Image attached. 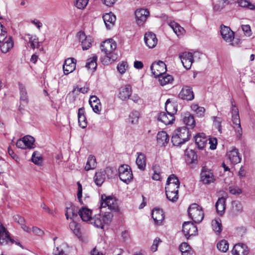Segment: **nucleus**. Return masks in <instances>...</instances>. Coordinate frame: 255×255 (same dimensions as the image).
Wrapping results in <instances>:
<instances>
[{
    "label": "nucleus",
    "instance_id": "1",
    "mask_svg": "<svg viewBox=\"0 0 255 255\" xmlns=\"http://www.w3.org/2000/svg\"><path fill=\"white\" fill-rule=\"evenodd\" d=\"M117 47L116 42L112 39L106 40L101 45V50L105 54L101 58L104 64L108 65L114 62L118 57L117 53L115 52Z\"/></svg>",
    "mask_w": 255,
    "mask_h": 255
},
{
    "label": "nucleus",
    "instance_id": "2",
    "mask_svg": "<svg viewBox=\"0 0 255 255\" xmlns=\"http://www.w3.org/2000/svg\"><path fill=\"white\" fill-rule=\"evenodd\" d=\"M190 134L186 127L179 128L173 133L171 142L175 146H179L189 139Z\"/></svg>",
    "mask_w": 255,
    "mask_h": 255
},
{
    "label": "nucleus",
    "instance_id": "3",
    "mask_svg": "<svg viewBox=\"0 0 255 255\" xmlns=\"http://www.w3.org/2000/svg\"><path fill=\"white\" fill-rule=\"evenodd\" d=\"M106 207L114 212H119L120 210L118 201L116 198L103 194L101 198V208Z\"/></svg>",
    "mask_w": 255,
    "mask_h": 255
},
{
    "label": "nucleus",
    "instance_id": "4",
    "mask_svg": "<svg viewBox=\"0 0 255 255\" xmlns=\"http://www.w3.org/2000/svg\"><path fill=\"white\" fill-rule=\"evenodd\" d=\"M231 104L232 121L233 124L235 125L234 128H235L237 137L238 138H240L242 134V129L241 126L238 109L236 106L235 101L233 99L231 100Z\"/></svg>",
    "mask_w": 255,
    "mask_h": 255
},
{
    "label": "nucleus",
    "instance_id": "5",
    "mask_svg": "<svg viewBox=\"0 0 255 255\" xmlns=\"http://www.w3.org/2000/svg\"><path fill=\"white\" fill-rule=\"evenodd\" d=\"M189 217L196 223H200L204 218L202 208L197 204H192L188 210Z\"/></svg>",
    "mask_w": 255,
    "mask_h": 255
},
{
    "label": "nucleus",
    "instance_id": "6",
    "mask_svg": "<svg viewBox=\"0 0 255 255\" xmlns=\"http://www.w3.org/2000/svg\"><path fill=\"white\" fill-rule=\"evenodd\" d=\"M112 215L108 214L105 216L96 215L91 219L90 222L95 227L103 229L105 224H109L112 220Z\"/></svg>",
    "mask_w": 255,
    "mask_h": 255
},
{
    "label": "nucleus",
    "instance_id": "7",
    "mask_svg": "<svg viewBox=\"0 0 255 255\" xmlns=\"http://www.w3.org/2000/svg\"><path fill=\"white\" fill-rule=\"evenodd\" d=\"M119 175L120 179L124 182L128 183L132 179V173L128 165H122L119 168Z\"/></svg>",
    "mask_w": 255,
    "mask_h": 255
},
{
    "label": "nucleus",
    "instance_id": "8",
    "mask_svg": "<svg viewBox=\"0 0 255 255\" xmlns=\"http://www.w3.org/2000/svg\"><path fill=\"white\" fill-rule=\"evenodd\" d=\"M220 32L223 39L226 42L230 43L232 46H235L238 44V42H232L235 38V33L229 27L221 25Z\"/></svg>",
    "mask_w": 255,
    "mask_h": 255
},
{
    "label": "nucleus",
    "instance_id": "9",
    "mask_svg": "<svg viewBox=\"0 0 255 255\" xmlns=\"http://www.w3.org/2000/svg\"><path fill=\"white\" fill-rule=\"evenodd\" d=\"M150 69L152 74L155 77H159L164 74L166 71V66L165 64L161 61L157 62H154L150 66Z\"/></svg>",
    "mask_w": 255,
    "mask_h": 255
},
{
    "label": "nucleus",
    "instance_id": "10",
    "mask_svg": "<svg viewBox=\"0 0 255 255\" xmlns=\"http://www.w3.org/2000/svg\"><path fill=\"white\" fill-rule=\"evenodd\" d=\"M77 37L83 50H86L91 47L93 41L90 36H86L84 32H78Z\"/></svg>",
    "mask_w": 255,
    "mask_h": 255
},
{
    "label": "nucleus",
    "instance_id": "11",
    "mask_svg": "<svg viewBox=\"0 0 255 255\" xmlns=\"http://www.w3.org/2000/svg\"><path fill=\"white\" fill-rule=\"evenodd\" d=\"M201 181L205 184H209L215 181L212 171L206 167H203L200 174Z\"/></svg>",
    "mask_w": 255,
    "mask_h": 255
},
{
    "label": "nucleus",
    "instance_id": "12",
    "mask_svg": "<svg viewBox=\"0 0 255 255\" xmlns=\"http://www.w3.org/2000/svg\"><path fill=\"white\" fill-rule=\"evenodd\" d=\"M179 58L185 69L188 70L191 68L194 62L192 53L189 52H183L179 55Z\"/></svg>",
    "mask_w": 255,
    "mask_h": 255
},
{
    "label": "nucleus",
    "instance_id": "13",
    "mask_svg": "<svg viewBox=\"0 0 255 255\" xmlns=\"http://www.w3.org/2000/svg\"><path fill=\"white\" fill-rule=\"evenodd\" d=\"M14 240L10 237V234L2 225H0V245L5 246L9 243L13 244Z\"/></svg>",
    "mask_w": 255,
    "mask_h": 255
},
{
    "label": "nucleus",
    "instance_id": "14",
    "mask_svg": "<svg viewBox=\"0 0 255 255\" xmlns=\"http://www.w3.org/2000/svg\"><path fill=\"white\" fill-rule=\"evenodd\" d=\"M182 231L184 235L188 239L189 237L196 234L197 232V228L191 222H185L182 225Z\"/></svg>",
    "mask_w": 255,
    "mask_h": 255
},
{
    "label": "nucleus",
    "instance_id": "15",
    "mask_svg": "<svg viewBox=\"0 0 255 255\" xmlns=\"http://www.w3.org/2000/svg\"><path fill=\"white\" fill-rule=\"evenodd\" d=\"M136 22L138 25H142L149 15V11L146 9H137L135 12Z\"/></svg>",
    "mask_w": 255,
    "mask_h": 255
},
{
    "label": "nucleus",
    "instance_id": "16",
    "mask_svg": "<svg viewBox=\"0 0 255 255\" xmlns=\"http://www.w3.org/2000/svg\"><path fill=\"white\" fill-rule=\"evenodd\" d=\"M179 97L183 100H192L194 98V95L192 88L188 86H184L179 94Z\"/></svg>",
    "mask_w": 255,
    "mask_h": 255
},
{
    "label": "nucleus",
    "instance_id": "17",
    "mask_svg": "<svg viewBox=\"0 0 255 255\" xmlns=\"http://www.w3.org/2000/svg\"><path fill=\"white\" fill-rule=\"evenodd\" d=\"M76 60L73 58H69L65 60L63 65V72L65 75L72 72L76 68Z\"/></svg>",
    "mask_w": 255,
    "mask_h": 255
},
{
    "label": "nucleus",
    "instance_id": "18",
    "mask_svg": "<svg viewBox=\"0 0 255 255\" xmlns=\"http://www.w3.org/2000/svg\"><path fill=\"white\" fill-rule=\"evenodd\" d=\"M144 40L146 45L149 48L154 47L157 43V39L155 34L151 32H147L145 33Z\"/></svg>",
    "mask_w": 255,
    "mask_h": 255
},
{
    "label": "nucleus",
    "instance_id": "19",
    "mask_svg": "<svg viewBox=\"0 0 255 255\" xmlns=\"http://www.w3.org/2000/svg\"><path fill=\"white\" fill-rule=\"evenodd\" d=\"M132 93L131 87L129 85H126L119 89V98L123 101L129 99Z\"/></svg>",
    "mask_w": 255,
    "mask_h": 255
},
{
    "label": "nucleus",
    "instance_id": "20",
    "mask_svg": "<svg viewBox=\"0 0 255 255\" xmlns=\"http://www.w3.org/2000/svg\"><path fill=\"white\" fill-rule=\"evenodd\" d=\"M232 253L233 255H247L249 253V250L246 245L237 244L234 246Z\"/></svg>",
    "mask_w": 255,
    "mask_h": 255
},
{
    "label": "nucleus",
    "instance_id": "21",
    "mask_svg": "<svg viewBox=\"0 0 255 255\" xmlns=\"http://www.w3.org/2000/svg\"><path fill=\"white\" fill-rule=\"evenodd\" d=\"M243 212V206L238 201L232 202L230 215L233 217H236L240 215Z\"/></svg>",
    "mask_w": 255,
    "mask_h": 255
},
{
    "label": "nucleus",
    "instance_id": "22",
    "mask_svg": "<svg viewBox=\"0 0 255 255\" xmlns=\"http://www.w3.org/2000/svg\"><path fill=\"white\" fill-rule=\"evenodd\" d=\"M103 20L107 29H110L115 24L116 20V16L112 13H105L103 16Z\"/></svg>",
    "mask_w": 255,
    "mask_h": 255
},
{
    "label": "nucleus",
    "instance_id": "23",
    "mask_svg": "<svg viewBox=\"0 0 255 255\" xmlns=\"http://www.w3.org/2000/svg\"><path fill=\"white\" fill-rule=\"evenodd\" d=\"M89 104L95 113L99 114L100 113L102 106L100 101L97 97L96 96H91L89 99Z\"/></svg>",
    "mask_w": 255,
    "mask_h": 255
},
{
    "label": "nucleus",
    "instance_id": "24",
    "mask_svg": "<svg viewBox=\"0 0 255 255\" xmlns=\"http://www.w3.org/2000/svg\"><path fill=\"white\" fill-rule=\"evenodd\" d=\"M227 156L230 161L233 164H236L241 161L238 149L233 148V149L227 153Z\"/></svg>",
    "mask_w": 255,
    "mask_h": 255
},
{
    "label": "nucleus",
    "instance_id": "25",
    "mask_svg": "<svg viewBox=\"0 0 255 255\" xmlns=\"http://www.w3.org/2000/svg\"><path fill=\"white\" fill-rule=\"evenodd\" d=\"M157 119L164 125H168L173 123L174 121V116L167 114L166 112H162L159 114Z\"/></svg>",
    "mask_w": 255,
    "mask_h": 255
},
{
    "label": "nucleus",
    "instance_id": "26",
    "mask_svg": "<svg viewBox=\"0 0 255 255\" xmlns=\"http://www.w3.org/2000/svg\"><path fill=\"white\" fill-rule=\"evenodd\" d=\"M19 88L20 91V106L19 107H24L28 104V99L27 95V91L24 86L21 84H19Z\"/></svg>",
    "mask_w": 255,
    "mask_h": 255
},
{
    "label": "nucleus",
    "instance_id": "27",
    "mask_svg": "<svg viewBox=\"0 0 255 255\" xmlns=\"http://www.w3.org/2000/svg\"><path fill=\"white\" fill-rule=\"evenodd\" d=\"M0 48L1 51L3 53L8 52L13 46V42L11 36H9L1 42Z\"/></svg>",
    "mask_w": 255,
    "mask_h": 255
},
{
    "label": "nucleus",
    "instance_id": "28",
    "mask_svg": "<svg viewBox=\"0 0 255 255\" xmlns=\"http://www.w3.org/2000/svg\"><path fill=\"white\" fill-rule=\"evenodd\" d=\"M195 143L200 149H203L208 141L207 138L203 133H198L195 137Z\"/></svg>",
    "mask_w": 255,
    "mask_h": 255
},
{
    "label": "nucleus",
    "instance_id": "29",
    "mask_svg": "<svg viewBox=\"0 0 255 255\" xmlns=\"http://www.w3.org/2000/svg\"><path fill=\"white\" fill-rule=\"evenodd\" d=\"M165 109L167 114L174 116L177 111V104L168 99L165 103Z\"/></svg>",
    "mask_w": 255,
    "mask_h": 255
},
{
    "label": "nucleus",
    "instance_id": "30",
    "mask_svg": "<svg viewBox=\"0 0 255 255\" xmlns=\"http://www.w3.org/2000/svg\"><path fill=\"white\" fill-rule=\"evenodd\" d=\"M152 218L155 224L160 225L164 218L162 210L159 209L153 210L152 212Z\"/></svg>",
    "mask_w": 255,
    "mask_h": 255
},
{
    "label": "nucleus",
    "instance_id": "31",
    "mask_svg": "<svg viewBox=\"0 0 255 255\" xmlns=\"http://www.w3.org/2000/svg\"><path fill=\"white\" fill-rule=\"evenodd\" d=\"M106 178V171L105 170L100 169L97 171L94 177V181L98 186H101L104 183Z\"/></svg>",
    "mask_w": 255,
    "mask_h": 255
},
{
    "label": "nucleus",
    "instance_id": "32",
    "mask_svg": "<svg viewBox=\"0 0 255 255\" xmlns=\"http://www.w3.org/2000/svg\"><path fill=\"white\" fill-rule=\"evenodd\" d=\"M78 215L83 221L88 222L92 219V211L86 207H82L78 210Z\"/></svg>",
    "mask_w": 255,
    "mask_h": 255
},
{
    "label": "nucleus",
    "instance_id": "33",
    "mask_svg": "<svg viewBox=\"0 0 255 255\" xmlns=\"http://www.w3.org/2000/svg\"><path fill=\"white\" fill-rule=\"evenodd\" d=\"M226 199L224 197L219 198L215 205L216 211L218 214L222 216L225 212L226 209Z\"/></svg>",
    "mask_w": 255,
    "mask_h": 255
},
{
    "label": "nucleus",
    "instance_id": "34",
    "mask_svg": "<svg viewBox=\"0 0 255 255\" xmlns=\"http://www.w3.org/2000/svg\"><path fill=\"white\" fill-rule=\"evenodd\" d=\"M137 157L136 163L138 168L141 170H144L146 166V157L145 155L141 152H137Z\"/></svg>",
    "mask_w": 255,
    "mask_h": 255
},
{
    "label": "nucleus",
    "instance_id": "35",
    "mask_svg": "<svg viewBox=\"0 0 255 255\" xmlns=\"http://www.w3.org/2000/svg\"><path fill=\"white\" fill-rule=\"evenodd\" d=\"M78 210L75 206H71L66 208L65 216L67 219H71L74 221L78 216Z\"/></svg>",
    "mask_w": 255,
    "mask_h": 255
},
{
    "label": "nucleus",
    "instance_id": "36",
    "mask_svg": "<svg viewBox=\"0 0 255 255\" xmlns=\"http://www.w3.org/2000/svg\"><path fill=\"white\" fill-rule=\"evenodd\" d=\"M79 125L82 128H85L87 126V122L85 115V110L81 108L78 110V114Z\"/></svg>",
    "mask_w": 255,
    "mask_h": 255
},
{
    "label": "nucleus",
    "instance_id": "37",
    "mask_svg": "<svg viewBox=\"0 0 255 255\" xmlns=\"http://www.w3.org/2000/svg\"><path fill=\"white\" fill-rule=\"evenodd\" d=\"M169 25L178 37L182 36L184 34L185 32L184 29L177 23L171 21L169 23Z\"/></svg>",
    "mask_w": 255,
    "mask_h": 255
},
{
    "label": "nucleus",
    "instance_id": "38",
    "mask_svg": "<svg viewBox=\"0 0 255 255\" xmlns=\"http://www.w3.org/2000/svg\"><path fill=\"white\" fill-rule=\"evenodd\" d=\"M97 166V162L94 155H90L87 159L85 169L86 171L94 169Z\"/></svg>",
    "mask_w": 255,
    "mask_h": 255
},
{
    "label": "nucleus",
    "instance_id": "39",
    "mask_svg": "<svg viewBox=\"0 0 255 255\" xmlns=\"http://www.w3.org/2000/svg\"><path fill=\"white\" fill-rule=\"evenodd\" d=\"M156 138L157 142L162 145H165L169 141V137L165 131L158 132Z\"/></svg>",
    "mask_w": 255,
    "mask_h": 255
},
{
    "label": "nucleus",
    "instance_id": "40",
    "mask_svg": "<svg viewBox=\"0 0 255 255\" xmlns=\"http://www.w3.org/2000/svg\"><path fill=\"white\" fill-rule=\"evenodd\" d=\"M140 117L139 112L137 111H132L128 116V121L132 125H136L138 123V120Z\"/></svg>",
    "mask_w": 255,
    "mask_h": 255
},
{
    "label": "nucleus",
    "instance_id": "41",
    "mask_svg": "<svg viewBox=\"0 0 255 255\" xmlns=\"http://www.w3.org/2000/svg\"><path fill=\"white\" fill-rule=\"evenodd\" d=\"M227 5L225 0H217L213 3V10L215 11L219 12L224 9Z\"/></svg>",
    "mask_w": 255,
    "mask_h": 255
},
{
    "label": "nucleus",
    "instance_id": "42",
    "mask_svg": "<svg viewBox=\"0 0 255 255\" xmlns=\"http://www.w3.org/2000/svg\"><path fill=\"white\" fill-rule=\"evenodd\" d=\"M182 255H192L193 251L187 243H182L179 247Z\"/></svg>",
    "mask_w": 255,
    "mask_h": 255
},
{
    "label": "nucleus",
    "instance_id": "43",
    "mask_svg": "<svg viewBox=\"0 0 255 255\" xmlns=\"http://www.w3.org/2000/svg\"><path fill=\"white\" fill-rule=\"evenodd\" d=\"M97 56L93 55L92 57L87 59L86 67L88 69L94 71L97 68Z\"/></svg>",
    "mask_w": 255,
    "mask_h": 255
},
{
    "label": "nucleus",
    "instance_id": "44",
    "mask_svg": "<svg viewBox=\"0 0 255 255\" xmlns=\"http://www.w3.org/2000/svg\"><path fill=\"white\" fill-rule=\"evenodd\" d=\"M158 77L159 78V82L161 86H164L170 83L173 80L172 76L166 74L165 73Z\"/></svg>",
    "mask_w": 255,
    "mask_h": 255
},
{
    "label": "nucleus",
    "instance_id": "45",
    "mask_svg": "<svg viewBox=\"0 0 255 255\" xmlns=\"http://www.w3.org/2000/svg\"><path fill=\"white\" fill-rule=\"evenodd\" d=\"M212 226L213 230L217 234H219L222 231V225L220 219H215L212 221Z\"/></svg>",
    "mask_w": 255,
    "mask_h": 255
},
{
    "label": "nucleus",
    "instance_id": "46",
    "mask_svg": "<svg viewBox=\"0 0 255 255\" xmlns=\"http://www.w3.org/2000/svg\"><path fill=\"white\" fill-rule=\"evenodd\" d=\"M239 5L243 7L247 8L250 9H255V4L247 0H238Z\"/></svg>",
    "mask_w": 255,
    "mask_h": 255
},
{
    "label": "nucleus",
    "instance_id": "47",
    "mask_svg": "<svg viewBox=\"0 0 255 255\" xmlns=\"http://www.w3.org/2000/svg\"><path fill=\"white\" fill-rule=\"evenodd\" d=\"M28 39V42L30 44V46L32 48L34 49L36 47H38L39 46V42L38 41V38H37L35 36L33 37L30 34H27L25 36V40H27Z\"/></svg>",
    "mask_w": 255,
    "mask_h": 255
},
{
    "label": "nucleus",
    "instance_id": "48",
    "mask_svg": "<svg viewBox=\"0 0 255 255\" xmlns=\"http://www.w3.org/2000/svg\"><path fill=\"white\" fill-rule=\"evenodd\" d=\"M183 122L187 126L193 128L195 126V120L193 116L188 114L183 119Z\"/></svg>",
    "mask_w": 255,
    "mask_h": 255
},
{
    "label": "nucleus",
    "instance_id": "49",
    "mask_svg": "<svg viewBox=\"0 0 255 255\" xmlns=\"http://www.w3.org/2000/svg\"><path fill=\"white\" fill-rule=\"evenodd\" d=\"M218 249L223 253H226L229 250V243L225 240H222L217 245Z\"/></svg>",
    "mask_w": 255,
    "mask_h": 255
},
{
    "label": "nucleus",
    "instance_id": "50",
    "mask_svg": "<svg viewBox=\"0 0 255 255\" xmlns=\"http://www.w3.org/2000/svg\"><path fill=\"white\" fill-rule=\"evenodd\" d=\"M31 160L34 164L40 165L42 162V158L38 152L35 151L32 154Z\"/></svg>",
    "mask_w": 255,
    "mask_h": 255
},
{
    "label": "nucleus",
    "instance_id": "51",
    "mask_svg": "<svg viewBox=\"0 0 255 255\" xmlns=\"http://www.w3.org/2000/svg\"><path fill=\"white\" fill-rule=\"evenodd\" d=\"M167 198L172 202H176L178 199V192H173L165 191Z\"/></svg>",
    "mask_w": 255,
    "mask_h": 255
},
{
    "label": "nucleus",
    "instance_id": "52",
    "mask_svg": "<svg viewBox=\"0 0 255 255\" xmlns=\"http://www.w3.org/2000/svg\"><path fill=\"white\" fill-rule=\"evenodd\" d=\"M69 227L73 233L76 235L78 236L80 234V225L76 223L74 221L71 222L69 224Z\"/></svg>",
    "mask_w": 255,
    "mask_h": 255
},
{
    "label": "nucleus",
    "instance_id": "53",
    "mask_svg": "<svg viewBox=\"0 0 255 255\" xmlns=\"http://www.w3.org/2000/svg\"><path fill=\"white\" fill-rule=\"evenodd\" d=\"M23 138H27L25 139V142H24L26 148H34V138L30 135L25 136Z\"/></svg>",
    "mask_w": 255,
    "mask_h": 255
},
{
    "label": "nucleus",
    "instance_id": "54",
    "mask_svg": "<svg viewBox=\"0 0 255 255\" xmlns=\"http://www.w3.org/2000/svg\"><path fill=\"white\" fill-rule=\"evenodd\" d=\"M117 70L121 74L125 73L128 68V64L127 62L123 61L117 65Z\"/></svg>",
    "mask_w": 255,
    "mask_h": 255
},
{
    "label": "nucleus",
    "instance_id": "55",
    "mask_svg": "<svg viewBox=\"0 0 255 255\" xmlns=\"http://www.w3.org/2000/svg\"><path fill=\"white\" fill-rule=\"evenodd\" d=\"M177 184L180 185V182L177 177L174 174L170 175L167 178L166 184Z\"/></svg>",
    "mask_w": 255,
    "mask_h": 255
},
{
    "label": "nucleus",
    "instance_id": "56",
    "mask_svg": "<svg viewBox=\"0 0 255 255\" xmlns=\"http://www.w3.org/2000/svg\"><path fill=\"white\" fill-rule=\"evenodd\" d=\"M187 157L191 159L192 163H195L197 161V155L193 150H190L187 151Z\"/></svg>",
    "mask_w": 255,
    "mask_h": 255
},
{
    "label": "nucleus",
    "instance_id": "57",
    "mask_svg": "<svg viewBox=\"0 0 255 255\" xmlns=\"http://www.w3.org/2000/svg\"><path fill=\"white\" fill-rule=\"evenodd\" d=\"M180 185L177 184H166L165 191L170 192H173L175 193L178 192V189Z\"/></svg>",
    "mask_w": 255,
    "mask_h": 255
},
{
    "label": "nucleus",
    "instance_id": "58",
    "mask_svg": "<svg viewBox=\"0 0 255 255\" xmlns=\"http://www.w3.org/2000/svg\"><path fill=\"white\" fill-rule=\"evenodd\" d=\"M6 38H7V37L6 29L0 23V43H1L2 41H3Z\"/></svg>",
    "mask_w": 255,
    "mask_h": 255
},
{
    "label": "nucleus",
    "instance_id": "59",
    "mask_svg": "<svg viewBox=\"0 0 255 255\" xmlns=\"http://www.w3.org/2000/svg\"><path fill=\"white\" fill-rule=\"evenodd\" d=\"M89 0H76V6L79 9H83L87 5Z\"/></svg>",
    "mask_w": 255,
    "mask_h": 255
},
{
    "label": "nucleus",
    "instance_id": "60",
    "mask_svg": "<svg viewBox=\"0 0 255 255\" xmlns=\"http://www.w3.org/2000/svg\"><path fill=\"white\" fill-rule=\"evenodd\" d=\"M229 192L233 195H239L242 193V190L237 186H231L229 187Z\"/></svg>",
    "mask_w": 255,
    "mask_h": 255
},
{
    "label": "nucleus",
    "instance_id": "61",
    "mask_svg": "<svg viewBox=\"0 0 255 255\" xmlns=\"http://www.w3.org/2000/svg\"><path fill=\"white\" fill-rule=\"evenodd\" d=\"M242 29L245 35L250 36L252 34V31L249 25H242Z\"/></svg>",
    "mask_w": 255,
    "mask_h": 255
},
{
    "label": "nucleus",
    "instance_id": "62",
    "mask_svg": "<svg viewBox=\"0 0 255 255\" xmlns=\"http://www.w3.org/2000/svg\"><path fill=\"white\" fill-rule=\"evenodd\" d=\"M27 138H26V139ZM25 142V138H22V139H19L16 143V145L17 147L22 149L26 148Z\"/></svg>",
    "mask_w": 255,
    "mask_h": 255
},
{
    "label": "nucleus",
    "instance_id": "63",
    "mask_svg": "<svg viewBox=\"0 0 255 255\" xmlns=\"http://www.w3.org/2000/svg\"><path fill=\"white\" fill-rule=\"evenodd\" d=\"M210 148L214 150L216 148L217 140L216 138H212L209 139Z\"/></svg>",
    "mask_w": 255,
    "mask_h": 255
},
{
    "label": "nucleus",
    "instance_id": "64",
    "mask_svg": "<svg viewBox=\"0 0 255 255\" xmlns=\"http://www.w3.org/2000/svg\"><path fill=\"white\" fill-rule=\"evenodd\" d=\"M160 242V239L156 238L154 241L151 247V250L153 252H155L157 250L159 243Z\"/></svg>",
    "mask_w": 255,
    "mask_h": 255
}]
</instances>
